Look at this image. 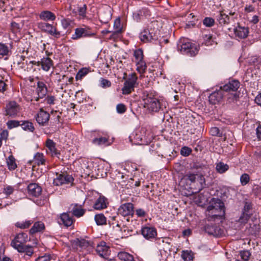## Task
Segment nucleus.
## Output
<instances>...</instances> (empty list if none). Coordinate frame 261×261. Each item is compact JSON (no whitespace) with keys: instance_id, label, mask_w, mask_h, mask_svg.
<instances>
[{"instance_id":"59","label":"nucleus","mask_w":261,"mask_h":261,"mask_svg":"<svg viewBox=\"0 0 261 261\" xmlns=\"http://www.w3.org/2000/svg\"><path fill=\"white\" fill-rule=\"evenodd\" d=\"M249 216L247 214H243L239 219V222L241 224H245L248 221Z\"/></svg>"},{"instance_id":"47","label":"nucleus","mask_w":261,"mask_h":261,"mask_svg":"<svg viewBox=\"0 0 261 261\" xmlns=\"http://www.w3.org/2000/svg\"><path fill=\"white\" fill-rule=\"evenodd\" d=\"M93 143L96 145H101L106 144L108 142V139L106 137H100L99 138H95L93 140Z\"/></svg>"},{"instance_id":"17","label":"nucleus","mask_w":261,"mask_h":261,"mask_svg":"<svg viewBox=\"0 0 261 261\" xmlns=\"http://www.w3.org/2000/svg\"><path fill=\"white\" fill-rule=\"evenodd\" d=\"M141 233L147 240L153 239L157 235L156 230L155 228L148 226L144 227L142 228Z\"/></svg>"},{"instance_id":"25","label":"nucleus","mask_w":261,"mask_h":261,"mask_svg":"<svg viewBox=\"0 0 261 261\" xmlns=\"http://www.w3.org/2000/svg\"><path fill=\"white\" fill-rule=\"evenodd\" d=\"M99 17L101 22L103 23H107L112 17L110 8L107 7L103 11L100 12Z\"/></svg>"},{"instance_id":"30","label":"nucleus","mask_w":261,"mask_h":261,"mask_svg":"<svg viewBox=\"0 0 261 261\" xmlns=\"http://www.w3.org/2000/svg\"><path fill=\"white\" fill-rule=\"evenodd\" d=\"M205 231L211 235L219 236L221 234V229L215 225H206L205 226Z\"/></svg>"},{"instance_id":"38","label":"nucleus","mask_w":261,"mask_h":261,"mask_svg":"<svg viewBox=\"0 0 261 261\" xmlns=\"http://www.w3.org/2000/svg\"><path fill=\"white\" fill-rule=\"evenodd\" d=\"M203 39L204 43L206 46H212L217 44V43L214 41V39L213 38L212 35L210 34L205 35L203 36Z\"/></svg>"},{"instance_id":"58","label":"nucleus","mask_w":261,"mask_h":261,"mask_svg":"<svg viewBox=\"0 0 261 261\" xmlns=\"http://www.w3.org/2000/svg\"><path fill=\"white\" fill-rule=\"evenodd\" d=\"M71 24V21L68 19H63L61 21V24L64 29H67Z\"/></svg>"},{"instance_id":"36","label":"nucleus","mask_w":261,"mask_h":261,"mask_svg":"<svg viewBox=\"0 0 261 261\" xmlns=\"http://www.w3.org/2000/svg\"><path fill=\"white\" fill-rule=\"evenodd\" d=\"M46 162V159L43 153L37 152L34 156L33 162L35 164L38 166L40 165H44Z\"/></svg>"},{"instance_id":"23","label":"nucleus","mask_w":261,"mask_h":261,"mask_svg":"<svg viewBox=\"0 0 261 261\" xmlns=\"http://www.w3.org/2000/svg\"><path fill=\"white\" fill-rule=\"evenodd\" d=\"M39 16L40 19L45 21H54L56 18L54 13L47 10L41 12Z\"/></svg>"},{"instance_id":"49","label":"nucleus","mask_w":261,"mask_h":261,"mask_svg":"<svg viewBox=\"0 0 261 261\" xmlns=\"http://www.w3.org/2000/svg\"><path fill=\"white\" fill-rule=\"evenodd\" d=\"M240 255L244 261H247L250 257L251 253L248 250H242L240 252Z\"/></svg>"},{"instance_id":"64","label":"nucleus","mask_w":261,"mask_h":261,"mask_svg":"<svg viewBox=\"0 0 261 261\" xmlns=\"http://www.w3.org/2000/svg\"><path fill=\"white\" fill-rule=\"evenodd\" d=\"M50 258L48 256H42L38 257L36 261H49Z\"/></svg>"},{"instance_id":"3","label":"nucleus","mask_w":261,"mask_h":261,"mask_svg":"<svg viewBox=\"0 0 261 261\" xmlns=\"http://www.w3.org/2000/svg\"><path fill=\"white\" fill-rule=\"evenodd\" d=\"M183 179L190 181L191 182L190 185L195 184L197 186L196 189L198 191H201L205 185V178L201 174L189 172L184 176Z\"/></svg>"},{"instance_id":"57","label":"nucleus","mask_w":261,"mask_h":261,"mask_svg":"<svg viewBox=\"0 0 261 261\" xmlns=\"http://www.w3.org/2000/svg\"><path fill=\"white\" fill-rule=\"evenodd\" d=\"M11 30L14 33L20 31V28L19 24L15 22H11Z\"/></svg>"},{"instance_id":"9","label":"nucleus","mask_w":261,"mask_h":261,"mask_svg":"<svg viewBox=\"0 0 261 261\" xmlns=\"http://www.w3.org/2000/svg\"><path fill=\"white\" fill-rule=\"evenodd\" d=\"M95 35V34L91 31V29L87 27L84 28H78L75 29L74 33L72 35L71 38L76 40L82 37H91Z\"/></svg>"},{"instance_id":"53","label":"nucleus","mask_w":261,"mask_h":261,"mask_svg":"<svg viewBox=\"0 0 261 261\" xmlns=\"http://www.w3.org/2000/svg\"><path fill=\"white\" fill-rule=\"evenodd\" d=\"M250 177L248 174L244 173L240 177V182L242 186L247 185L249 181Z\"/></svg>"},{"instance_id":"26","label":"nucleus","mask_w":261,"mask_h":261,"mask_svg":"<svg viewBox=\"0 0 261 261\" xmlns=\"http://www.w3.org/2000/svg\"><path fill=\"white\" fill-rule=\"evenodd\" d=\"M71 210L70 213L76 217L82 216L85 212L81 205H79L77 204H72L71 205Z\"/></svg>"},{"instance_id":"46","label":"nucleus","mask_w":261,"mask_h":261,"mask_svg":"<svg viewBox=\"0 0 261 261\" xmlns=\"http://www.w3.org/2000/svg\"><path fill=\"white\" fill-rule=\"evenodd\" d=\"M250 227L248 228V232L251 234H256L259 231V227L257 224H250Z\"/></svg>"},{"instance_id":"2","label":"nucleus","mask_w":261,"mask_h":261,"mask_svg":"<svg viewBox=\"0 0 261 261\" xmlns=\"http://www.w3.org/2000/svg\"><path fill=\"white\" fill-rule=\"evenodd\" d=\"M144 106L150 111L158 112L162 109L160 101L147 92H144L142 96Z\"/></svg>"},{"instance_id":"12","label":"nucleus","mask_w":261,"mask_h":261,"mask_svg":"<svg viewBox=\"0 0 261 261\" xmlns=\"http://www.w3.org/2000/svg\"><path fill=\"white\" fill-rule=\"evenodd\" d=\"M73 181V177L68 174H57V177L54 179V184L55 186H61L63 184H68Z\"/></svg>"},{"instance_id":"28","label":"nucleus","mask_w":261,"mask_h":261,"mask_svg":"<svg viewBox=\"0 0 261 261\" xmlns=\"http://www.w3.org/2000/svg\"><path fill=\"white\" fill-rule=\"evenodd\" d=\"M249 31L247 28L238 26L234 30L236 36L241 39L245 38L248 35Z\"/></svg>"},{"instance_id":"11","label":"nucleus","mask_w":261,"mask_h":261,"mask_svg":"<svg viewBox=\"0 0 261 261\" xmlns=\"http://www.w3.org/2000/svg\"><path fill=\"white\" fill-rule=\"evenodd\" d=\"M28 241V234L24 232L18 233L12 241L11 245L16 249L19 246L24 245Z\"/></svg>"},{"instance_id":"34","label":"nucleus","mask_w":261,"mask_h":261,"mask_svg":"<svg viewBox=\"0 0 261 261\" xmlns=\"http://www.w3.org/2000/svg\"><path fill=\"white\" fill-rule=\"evenodd\" d=\"M16 250L20 253H24L25 255L31 256L34 253L33 247L30 245H23L19 246Z\"/></svg>"},{"instance_id":"56","label":"nucleus","mask_w":261,"mask_h":261,"mask_svg":"<svg viewBox=\"0 0 261 261\" xmlns=\"http://www.w3.org/2000/svg\"><path fill=\"white\" fill-rule=\"evenodd\" d=\"M116 109L117 112L120 114L124 113L126 110L125 105L122 103H119L117 105Z\"/></svg>"},{"instance_id":"16","label":"nucleus","mask_w":261,"mask_h":261,"mask_svg":"<svg viewBox=\"0 0 261 261\" xmlns=\"http://www.w3.org/2000/svg\"><path fill=\"white\" fill-rule=\"evenodd\" d=\"M96 251L100 256L103 258H107L110 254V248L105 242H101L97 245Z\"/></svg>"},{"instance_id":"37","label":"nucleus","mask_w":261,"mask_h":261,"mask_svg":"<svg viewBox=\"0 0 261 261\" xmlns=\"http://www.w3.org/2000/svg\"><path fill=\"white\" fill-rule=\"evenodd\" d=\"M229 169V166L222 162H218L216 164V170L219 173H224Z\"/></svg>"},{"instance_id":"41","label":"nucleus","mask_w":261,"mask_h":261,"mask_svg":"<svg viewBox=\"0 0 261 261\" xmlns=\"http://www.w3.org/2000/svg\"><path fill=\"white\" fill-rule=\"evenodd\" d=\"M7 164L10 170H14L17 167L15 159L12 155H10L7 159Z\"/></svg>"},{"instance_id":"27","label":"nucleus","mask_w":261,"mask_h":261,"mask_svg":"<svg viewBox=\"0 0 261 261\" xmlns=\"http://www.w3.org/2000/svg\"><path fill=\"white\" fill-rule=\"evenodd\" d=\"M47 89L45 84L42 82H38L36 92L38 94V97L43 98L47 94Z\"/></svg>"},{"instance_id":"61","label":"nucleus","mask_w":261,"mask_h":261,"mask_svg":"<svg viewBox=\"0 0 261 261\" xmlns=\"http://www.w3.org/2000/svg\"><path fill=\"white\" fill-rule=\"evenodd\" d=\"M45 100L47 104L54 105L55 103V97L54 96L48 95Z\"/></svg>"},{"instance_id":"29","label":"nucleus","mask_w":261,"mask_h":261,"mask_svg":"<svg viewBox=\"0 0 261 261\" xmlns=\"http://www.w3.org/2000/svg\"><path fill=\"white\" fill-rule=\"evenodd\" d=\"M139 37L141 41L145 43L150 42L153 39L152 33L150 32L147 29H145L141 32L140 34Z\"/></svg>"},{"instance_id":"4","label":"nucleus","mask_w":261,"mask_h":261,"mask_svg":"<svg viewBox=\"0 0 261 261\" xmlns=\"http://www.w3.org/2000/svg\"><path fill=\"white\" fill-rule=\"evenodd\" d=\"M134 56L137 71L140 74H143L146 70L147 66L143 59L144 55L142 49L139 48L135 50L134 52Z\"/></svg>"},{"instance_id":"42","label":"nucleus","mask_w":261,"mask_h":261,"mask_svg":"<svg viewBox=\"0 0 261 261\" xmlns=\"http://www.w3.org/2000/svg\"><path fill=\"white\" fill-rule=\"evenodd\" d=\"M94 219L97 225H99L106 224V218L102 214L96 215Z\"/></svg>"},{"instance_id":"10","label":"nucleus","mask_w":261,"mask_h":261,"mask_svg":"<svg viewBox=\"0 0 261 261\" xmlns=\"http://www.w3.org/2000/svg\"><path fill=\"white\" fill-rule=\"evenodd\" d=\"M229 15V16L224 13L223 11H220L217 16V20L222 25L227 24L230 23L231 21H234L237 16L236 13L230 12Z\"/></svg>"},{"instance_id":"31","label":"nucleus","mask_w":261,"mask_h":261,"mask_svg":"<svg viewBox=\"0 0 261 261\" xmlns=\"http://www.w3.org/2000/svg\"><path fill=\"white\" fill-rule=\"evenodd\" d=\"M70 212L64 213L60 216V219L63 224L68 227L71 226L73 223L72 216L70 214Z\"/></svg>"},{"instance_id":"8","label":"nucleus","mask_w":261,"mask_h":261,"mask_svg":"<svg viewBox=\"0 0 261 261\" xmlns=\"http://www.w3.org/2000/svg\"><path fill=\"white\" fill-rule=\"evenodd\" d=\"M146 132L145 128H141L140 131L137 132L135 134H133L129 137V140L134 144L142 145L147 144L148 141L147 140L146 137L144 135Z\"/></svg>"},{"instance_id":"5","label":"nucleus","mask_w":261,"mask_h":261,"mask_svg":"<svg viewBox=\"0 0 261 261\" xmlns=\"http://www.w3.org/2000/svg\"><path fill=\"white\" fill-rule=\"evenodd\" d=\"M178 50L182 54H186L190 56H194L198 53L196 46L188 41H184L180 45H178Z\"/></svg>"},{"instance_id":"22","label":"nucleus","mask_w":261,"mask_h":261,"mask_svg":"<svg viewBox=\"0 0 261 261\" xmlns=\"http://www.w3.org/2000/svg\"><path fill=\"white\" fill-rule=\"evenodd\" d=\"M108 204L107 198L103 196H100L96 200L93 207L96 210H100L106 208Z\"/></svg>"},{"instance_id":"40","label":"nucleus","mask_w":261,"mask_h":261,"mask_svg":"<svg viewBox=\"0 0 261 261\" xmlns=\"http://www.w3.org/2000/svg\"><path fill=\"white\" fill-rule=\"evenodd\" d=\"M21 123H20V125L24 130L31 132H33L35 128L32 122L28 121H21Z\"/></svg>"},{"instance_id":"48","label":"nucleus","mask_w":261,"mask_h":261,"mask_svg":"<svg viewBox=\"0 0 261 261\" xmlns=\"http://www.w3.org/2000/svg\"><path fill=\"white\" fill-rule=\"evenodd\" d=\"M21 121H19L17 120H9L7 122V125L9 129H12L14 127H16L19 125H20Z\"/></svg>"},{"instance_id":"50","label":"nucleus","mask_w":261,"mask_h":261,"mask_svg":"<svg viewBox=\"0 0 261 261\" xmlns=\"http://www.w3.org/2000/svg\"><path fill=\"white\" fill-rule=\"evenodd\" d=\"M182 257L185 261H192L193 255L191 252L188 251H183Z\"/></svg>"},{"instance_id":"1","label":"nucleus","mask_w":261,"mask_h":261,"mask_svg":"<svg viewBox=\"0 0 261 261\" xmlns=\"http://www.w3.org/2000/svg\"><path fill=\"white\" fill-rule=\"evenodd\" d=\"M224 205L218 198H213L206 210V216L208 221L220 219L224 214Z\"/></svg>"},{"instance_id":"6","label":"nucleus","mask_w":261,"mask_h":261,"mask_svg":"<svg viewBox=\"0 0 261 261\" xmlns=\"http://www.w3.org/2000/svg\"><path fill=\"white\" fill-rule=\"evenodd\" d=\"M38 28L42 31L45 32L56 38L61 36L60 31H58L55 26L45 22H40L38 23Z\"/></svg>"},{"instance_id":"21","label":"nucleus","mask_w":261,"mask_h":261,"mask_svg":"<svg viewBox=\"0 0 261 261\" xmlns=\"http://www.w3.org/2000/svg\"><path fill=\"white\" fill-rule=\"evenodd\" d=\"M73 246L75 247L77 250L80 249V251H81L89 247L90 243L88 241L84 239H76L74 241Z\"/></svg>"},{"instance_id":"52","label":"nucleus","mask_w":261,"mask_h":261,"mask_svg":"<svg viewBox=\"0 0 261 261\" xmlns=\"http://www.w3.org/2000/svg\"><path fill=\"white\" fill-rule=\"evenodd\" d=\"M215 23V20L211 17H205L203 20V23L207 27H212Z\"/></svg>"},{"instance_id":"24","label":"nucleus","mask_w":261,"mask_h":261,"mask_svg":"<svg viewBox=\"0 0 261 261\" xmlns=\"http://www.w3.org/2000/svg\"><path fill=\"white\" fill-rule=\"evenodd\" d=\"M40 65L41 66L42 69L43 70L48 71L53 65V61L49 58H44L40 61L37 62V66Z\"/></svg>"},{"instance_id":"55","label":"nucleus","mask_w":261,"mask_h":261,"mask_svg":"<svg viewBox=\"0 0 261 261\" xmlns=\"http://www.w3.org/2000/svg\"><path fill=\"white\" fill-rule=\"evenodd\" d=\"M191 151L192 150L190 148L185 146L181 148L180 153L181 155L186 156L189 155L191 153Z\"/></svg>"},{"instance_id":"20","label":"nucleus","mask_w":261,"mask_h":261,"mask_svg":"<svg viewBox=\"0 0 261 261\" xmlns=\"http://www.w3.org/2000/svg\"><path fill=\"white\" fill-rule=\"evenodd\" d=\"M28 193L30 195L34 197L39 196L42 191L41 188L36 183H32L28 186Z\"/></svg>"},{"instance_id":"33","label":"nucleus","mask_w":261,"mask_h":261,"mask_svg":"<svg viewBox=\"0 0 261 261\" xmlns=\"http://www.w3.org/2000/svg\"><path fill=\"white\" fill-rule=\"evenodd\" d=\"M46 146L52 156L59 154L56 148L55 143L52 140L48 139L46 141Z\"/></svg>"},{"instance_id":"44","label":"nucleus","mask_w":261,"mask_h":261,"mask_svg":"<svg viewBox=\"0 0 261 261\" xmlns=\"http://www.w3.org/2000/svg\"><path fill=\"white\" fill-rule=\"evenodd\" d=\"M32 222L30 220H27L24 222H17L15 224V226L21 229H25L32 224Z\"/></svg>"},{"instance_id":"18","label":"nucleus","mask_w":261,"mask_h":261,"mask_svg":"<svg viewBox=\"0 0 261 261\" xmlns=\"http://www.w3.org/2000/svg\"><path fill=\"white\" fill-rule=\"evenodd\" d=\"M49 119V114L41 109L37 115L36 119L37 122L41 125H45Z\"/></svg>"},{"instance_id":"13","label":"nucleus","mask_w":261,"mask_h":261,"mask_svg":"<svg viewBox=\"0 0 261 261\" xmlns=\"http://www.w3.org/2000/svg\"><path fill=\"white\" fill-rule=\"evenodd\" d=\"M240 84L238 80H231L221 87L222 91L228 92H237V90L240 87Z\"/></svg>"},{"instance_id":"14","label":"nucleus","mask_w":261,"mask_h":261,"mask_svg":"<svg viewBox=\"0 0 261 261\" xmlns=\"http://www.w3.org/2000/svg\"><path fill=\"white\" fill-rule=\"evenodd\" d=\"M134 212V206L131 203L122 204L118 210V214L123 216L131 215Z\"/></svg>"},{"instance_id":"7","label":"nucleus","mask_w":261,"mask_h":261,"mask_svg":"<svg viewBox=\"0 0 261 261\" xmlns=\"http://www.w3.org/2000/svg\"><path fill=\"white\" fill-rule=\"evenodd\" d=\"M138 77L135 73H132L130 76L124 82L122 89L123 94H129L134 90V88L137 84Z\"/></svg>"},{"instance_id":"62","label":"nucleus","mask_w":261,"mask_h":261,"mask_svg":"<svg viewBox=\"0 0 261 261\" xmlns=\"http://www.w3.org/2000/svg\"><path fill=\"white\" fill-rule=\"evenodd\" d=\"M14 188L12 186H7L4 190V193L7 195H9L13 193Z\"/></svg>"},{"instance_id":"51","label":"nucleus","mask_w":261,"mask_h":261,"mask_svg":"<svg viewBox=\"0 0 261 261\" xmlns=\"http://www.w3.org/2000/svg\"><path fill=\"white\" fill-rule=\"evenodd\" d=\"M88 73V70L86 68H83L79 70L76 75V79L81 80L83 77L85 76Z\"/></svg>"},{"instance_id":"43","label":"nucleus","mask_w":261,"mask_h":261,"mask_svg":"<svg viewBox=\"0 0 261 261\" xmlns=\"http://www.w3.org/2000/svg\"><path fill=\"white\" fill-rule=\"evenodd\" d=\"M114 28L116 33L122 32L123 29V25L121 23L120 18H118L114 21Z\"/></svg>"},{"instance_id":"54","label":"nucleus","mask_w":261,"mask_h":261,"mask_svg":"<svg viewBox=\"0 0 261 261\" xmlns=\"http://www.w3.org/2000/svg\"><path fill=\"white\" fill-rule=\"evenodd\" d=\"M87 10V6L86 5H84L83 6L78 7L77 12L80 16L82 17H84L86 16Z\"/></svg>"},{"instance_id":"45","label":"nucleus","mask_w":261,"mask_h":261,"mask_svg":"<svg viewBox=\"0 0 261 261\" xmlns=\"http://www.w3.org/2000/svg\"><path fill=\"white\" fill-rule=\"evenodd\" d=\"M10 52L9 47L5 44L0 43V55L7 56Z\"/></svg>"},{"instance_id":"63","label":"nucleus","mask_w":261,"mask_h":261,"mask_svg":"<svg viewBox=\"0 0 261 261\" xmlns=\"http://www.w3.org/2000/svg\"><path fill=\"white\" fill-rule=\"evenodd\" d=\"M210 133L212 136H217L219 133V129L216 127H212L210 129Z\"/></svg>"},{"instance_id":"39","label":"nucleus","mask_w":261,"mask_h":261,"mask_svg":"<svg viewBox=\"0 0 261 261\" xmlns=\"http://www.w3.org/2000/svg\"><path fill=\"white\" fill-rule=\"evenodd\" d=\"M239 94L238 92H228L226 95L227 101L229 103L236 102L239 98Z\"/></svg>"},{"instance_id":"15","label":"nucleus","mask_w":261,"mask_h":261,"mask_svg":"<svg viewBox=\"0 0 261 261\" xmlns=\"http://www.w3.org/2000/svg\"><path fill=\"white\" fill-rule=\"evenodd\" d=\"M6 115L14 117L19 112V107L15 101L10 102L6 106Z\"/></svg>"},{"instance_id":"32","label":"nucleus","mask_w":261,"mask_h":261,"mask_svg":"<svg viewBox=\"0 0 261 261\" xmlns=\"http://www.w3.org/2000/svg\"><path fill=\"white\" fill-rule=\"evenodd\" d=\"M45 228L44 224L41 221L36 222L30 230V233L33 234L43 230Z\"/></svg>"},{"instance_id":"19","label":"nucleus","mask_w":261,"mask_h":261,"mask_svg":"<svg viewBox=\"0 0 261 261\" xmlns=\"http://www.w3.org/2000/svg\"><path fill=\"white\" fill-rule=\"evenodd\" d=\"M223 97L222 90L215 91L208 97L209 101L213 105H216L219 103Z\"/></svg>"},{"instance_id":"35","label":"nucleus","mask_w":261,"mask_h":261,"mask_svg":"<svg viewBox=\"0 0 261 261\" xmlns=\"http://www.w3.org/2000/svg\"><path fill=\"white\" fill-rule=\"evenodd\" d=\"M117 257L121 261H135L133 255L125 251L118 252Z\"/></svg>"},{"instance_id":"60","label":"nucleus","mask_w":261,"mask_h":261,"mask_svg":"<svg viewBox=\"0 0 261 261\" xmlns=\"http://www.w3.org/2000/svg\"><path fill=\"white\" fill-rule=\"evenodd\" d=\"M100 84L102 87L106 88L110 87L111 83L108 80L102 79L100 81Z\"/></svg>"}]
</instances>
